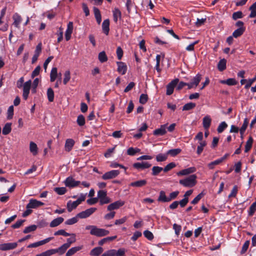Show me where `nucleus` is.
Wrapping results in <instances>:
<instances>
[{"label": "nucleus", "mask_w": 256, "mask_h": 256, "mask_svg": "<svg viewBox=\"0 0 256 256\" xmlns=\"http://www.w3.org/2000/svg\"><path fill=\"white\" fill-rule=\"evenodd\" d=\"M86 230H90V233L91 235L97 237H102L108 235L110 232L104 228H99L94 225H88L86 227Z\"/></svg>", "instance_id": "f257e3e1"}, {"label": "nucleus", "mask_w": 256, "mask_h": 256, "mask_svg": "<svg viewBox=\"0 0 256 256\" xmlns=\"http://www.w3.org/2000/svg\"><path fill=\"white\" fill-rule=\"evenodd\" d=\"M196 176L195 174H192L188 177L180 180V184L185 187L191 188L194 186L196 182Z\"/></svg>", "instance_id": "f03ea898"}, {"label": "nucleus", "mask_w": 256, "mask_h": 256, "mask_svg": "<svg viewBox=\"0 0 256 256\" xmlns=\"http://www.w3.org/2000/svg\"><path fill=\"white\" fill-rule=\"evenodd\" d=\"M126 252L124 248H119L117 250L112 249L106 251L101 256H125Z\"/></svg>", "instance_id": "7ed1b4c3"}, {"label": "nucleus", "mask_w": 256, "mask_h": 256, "mask_svg": "<svg viewBox=\"0 0 256 256\" xmlns=\"http://www.w3.org/2000/svg\"><path fill=\"white\" fill-rule=\"evenodd\" d=\"M97 198L98 200H99L100 205L107 204L111 202L110 199L107 196V192L106 190H100L98 191Z\"/></svg>", "instance_id": "20e7f679"}, {"label": "nucleus", "mask_w": 256, "mask_h": 256, "mask_svg": "<svg viewBox=\"0 0 256 256\" xmlns=\"http://www.w3.org/2000/svg\"><path fill=\"white\" fill-rule=\"evenodd\" d=\"M96 210L97 208H90L79 212L77 214L76 216L80 218H86L92 214Z\"/></svg>", "instance_id": "39448f33"}, {"label": "nucleus", "mask_w": 256, "mask_h": 256, "mask_svg": "<svg viewBox=\"0 0 256 256\" xmlns=\"http://www.w3.org/2000/svg\"><path fill=\"white\" fill-rule=\"evenodd\" d=\"M125 204V202L122 200H118L112 203H111L107 206L108 211H114L118 210Z\"/></svg>", "instance_id": "423d86ee"}, {"label": "nucleus", "mask_w": 256, "mask_h": 256, "mask_svg": "<svg viewBox=\"0 0 256 256\" xmlns=\"http://www.w3.org/2000/svg\"><path fill=\"white\" fill-rule=\"evenodd\" d=\"M120 174L118 170H112L104 173L102 176V178L104 180H108L116 178Z\"/></svg>", "instance_id": "0eeeda50"}, {"label": "nucleus", "mask_w": 256, "mask_h": 256, "mask_svg": "<svg viewBox=\"0 0 256 256\" xmlns=\"http://www.w3.org/2000/svg\"><path fill=\"white\" fill-rule=\"evenodd\" d=\"M80 183V181L74 180L72 176L68 177L64 181L65 186L70 188H73L77 186Z\"/></svg>", "instance_id": "6e6552de"}, {"label": "nucleus", "mask_w": 256, "mask_h": 256, "mask_svg": "<svg viewBox=\"0 0 256 256\" xmlns=\"http://www.w3.org/2000/svg\"><path fill=\"white\" fill-rule=\"evenodd\" d=\"M44 203L36 199H30L26 206V208H36L44 206Z\"/></svg>", "instance_id": "1a4fd4ad"}, {"label": "nucleus", "mask_w": 256, "mask_h": 256, "mask_svg": "<svg viewBox=\"0 0 256 256\" xmlns=\"http://www.w3.org/2000/svg\"><path fill=\"white\" fill-rule=\"evenodd\" d=\"M178 78H175L167 85L166 92L167 95L170 96L173 93L174 88L178 84Z\"/></svg>", "instance_id": "9d476101"}, {"label": "nucleus", "mask_w": 256, "mask_h": 256, "mask_svg": "<svg viewBox=\"0 0 256 256\" xmlns=\"http://www.w3.org/2000/svg\"><path fill=\"white\" fill-rule=\"evenodd\" d=\"M18 246L17 242H8L0 244V250L6 251L14 250Z\"/></svg>", "instance_id": "9b49d317"}, {"label": "nucleus", "mask_w": 256, "mask_h": 256, "mask_svg": "<svg viewBox=\"0 0 256 256\" xmlns=\"http://www.w3.org/2000/svg\"><path fill=\"white\" fill-rule=\"evenodd\" d=\"M31 85L32 82L30 80L26 82L23 85L22 96L25 100H27L28 98Z\"/></svg>", "instance_id": "f8f14e48"}, {"label": "nucleus", "mask_w": 256, "mask_h": 256, "mask_svg": "<svg viewBox=\"0 0 256 256\" xmlns=\"http://www.w3.org/2000/svg\"><path fill=\"white\" fill-rule=\"evenodd\" d=\"M52 239H53L52 237H50V238H46L44 240H40V241H39V242H36L30 244L28 246V248H36V247L39 246H40L48 242L50 240H51Z\"/></svg>", "instance_id": "ddd939ff"}, {"label": "nucleus", "mask_w": 256, "mask_h": 256, "mask_svg": "<svg viewBox=\"0 0 256 256\" xmlns=\"http://www.w3.org/2000/svg\"><path fill=\"white\" fill-rule=\"evenodd\" d=\"M151 164L148 162H142L134 164L133 167L137 170H144L150 167Z\"/></svg>", "instance_id": "4468645a"}, {"label": "nucleus", "mask_w": 256, "mask_h": 256, "mask_svg": "<svg viewBox=\"0 0 256 256\" xmlns=\"http://www.w3.org/2000/svg\"><path fill=\"white\" fill-rule=\"evenodd\" d=\"M118 72L122 75L124 74L127 70V66L125 63L122 62H117Z\"/></svg>", "instance_id": "2eb2a0df"}, {"label": "nucleus", "mask_w": 256, "mask_h": 256, "mask_svg": "<svg viewBox=\"0 0 256 256\" xmlns=\"http://www.w3.org/2000/svg\"><path fill=\"white\" fill-rule=\"evenodd\" d=\"M166 126L167 124L161 125L160 127L159 128L156 129L154 131L153 134L157 136H164L166 133Z\"/></svg>", "instance_id": "dca6fc26"}, {"label": "nucleus", "mask_w": 256, "mask_h": 256, "mask_svg": "<svg viewBox=\"0 0 256 256\" xmlns=\"http://www.w3.org/2000/svg\"><path fill=\"white\" fill-rule=\"evenodd\" d=\"M73 30V23L72 22H70L67 26V28L65 32V38L66 40L68 41L70 40L71 34Z\"/></svg>", "instance_id": "f3484780"}, {"label": "nucleus", "mask_w": 256, "mask_h": 256, "mask_svg": "<svg viewBox=\"0 0 256 256\" xmlns=\"http://www.w3.org/2000/svg\"><path fill=\"white\" fill-rule=\"evenodd\" d=\"M42 50V44H38L36 48L34 51V54L32 56V64H34L38 58V57L41 52Z\"/></svg>", "instance_id": "a211bd4d"}, {"label": "nucleus", "mask_w": 256, "mask_h": 256, "mask_svg": "<svg viewBox=\"0 0 256 256\" xmlns=\"http://www.w3.org/2000/svg\"><path fill=\"white\" fill-rule=\"evenodd\" d=\"M68 248V244H64L56 249H52V251L53 252V254L58 253L60 255H62L66 252Z\"/></svg>", "instance_id": "6ab92c4d"}, {"label": "nucleus", "mask_w": 256, "mask_h": 256, "mask_svg": "<svg viewBox=\"0 0 256 256\" xmlns=\"http://www.w3.org/2000/svg\"><path fill=\"white\" fill-rule=\"evenodd\" d=\"M196 171V168L194 167H190L188 168L182 170L177 173L178 176L187 175L193 173Z\"/></svg>", "instance_id": "aec40b11"}, {"label": "nucleus", "mask_w": 256, "mask_h": 256, "mask_svg": "<svg viewBox=\"0 0 256 256\" xmlns=\"http://www.w3.org/2000/svg\"><path fill=\"white\" fill-rule=\"evenodd\" d=\"M212 119L210 116H205L202 119V125L205 130H208L210 128Z\"/></svg>", "instance_id": "412c9836"}, {"label": "nucleus", "mask_w": 256, "mask_h": 256, "mask_svg": "<svg viewBox=\"0 0 256 256\" xmlns=\"http://www.w3.org/2000/svg\"><path fill=\"white\" fill-rule=\"evenodd\" d=\"M74 140L72 138H68L66 140V143H65V150L67 152H70L72 150V147L74 146Z\"/></svg>", "instance_id": "4be33fe9"}, {"label": "nucleus", "mask_w": 256, "mask_h": 256, "mask_svg": "<svg viewBox=\"0 0 256 256\" xmlns=\"http://www.w3.org/2000/svg\"><path fill=\"white\" fill-rule=\"evenodd\" d=\"M64 220V219L62 217L57 218L50 222V226L51 228L56 227L61 224Z\"/></svg>", "instance_id": "5701e85b"}, {"label": "nucleus", "mask_w": 256, "mask_h": 256, "mask_svg": "<svg viewBox=\"0 0 256 256\" xmlns=\"http://www.w3.org/2000/svg\"><path fill=\"white\" fill-rule=\"evenodd\" d=\"M103 251L104 249L102 248L100 246L96 247L91 250L90 255L92 256H98Z\"/></svg>", "instance_id": "b1692460"}, {"label": "nucleus", "mask_w": 256, "mask_h": 256, "mask_svg": "<svg viewBox=\"0 0 256 256\" xmlns=\"http://www.w3.org/2000/svg\"><path fill=\"white\" fill-rule=\"evenodd\" d=\"M146 180H145L136 181L130 184V186L133 187L140 188L145 186L146 184Z\"/></svg>", "instance_id": "393cba45"}, {"label": "nucleus", "mask_w": 256, "mask_h": 256, "mask_svg": "<svg viewBox=\"0 0 256 256\" xmlns=\"http://www.w3.org/2000/svg\"><path fill=\"white\" fill-rule=\"evenodd\" d=\"M110 20L108 19H106L104 20L102 24V28L104 32L108 35L109 32Z\"/></svg>", "instance_id": "a878e982"}, {"label": "nucleus", "mask_w": 256, "mask_h": 256, "mask_svg": "<svg viewBox=\"0 0 256 256\" xmlns=\"http://www.w3.org/2000/svg\"><path fill=\"white\" fill-rule=\"evenodd\" d=\"M82 248V246L72 247L69 249L66 253V256H72Z\"/></svg>", "instance_id": "bb28decb"}, {"label": "nucleus", "mask_w": 256, "mask_h": 256, "mask_svg": "<svg viewBox=\"0 0 256 256\" xmlns=\"http://www.w3.org/2000/svg\"><path fill=\"white\" fill-rule=\"evenodd\" d=\"M158 200L163 202H169L168 197L166 196L165 192L163 190H161L160 192Z\"/></svg>", "instance_id": "cd10ccee"}, {"label": "nucleus", "mask_w": 256, "mask_h": 256, "mask_svg": "<svg viewBox=\"0 0 256 256\" xmlns=\"http://www.w3.org/2000/svg\"><path fill=\"white\" fill-rule=\"evenodd\" d=\"M226 60L224 58L220 60L218 64V68L220 72H222L226 68Z\"/></svg>", "instance_id": "c85d7f7f"}, {"label": "nucleus", "mask_w": 256, "mask_h": 256, "mask_svg": "<svg viewBox=\"0 0 256 256\" xmlns=\"http://www.w3.org/2000/svg\"><path fill=\"white\" fill-rule=\"evenodd\" d=\"M38 148L36 144L31 142L30 144V150L34 156H36L38 154Z\"/></svg>", "instance_id": "c756f323"}, {"label": "nucleus", "mask_w": 256, "mask_h": 256, "mask_svg": "<svg viewBox=\"0 0 256 256\" xmlns=\"http://www.w3.org/2000/svg\"><path fill=\"white\" fill-rule=\"evenodd\" d=\"M12 18L14 20L13 25L16 28H19V25L22 22L21 16L18 14H15L13 16Z\"/></svg>", "instance_id": "7c9ffc66"}, {"label": "nucleus", "mask_w": 256, "mask_h": 256, "mask_svg": "<svg viewBox=\"0 0 256 256\" xmlns=\"http://www.w3.org/2000/svg\"><path fill=\"white\" fill-rule=\"evenodd\" d=\"M245 30L244 28H239L235 30L232 33V36L236 38L242 36Z\"/></svg>", "instance_id": "2f4dec72"}, {"label": "nucleus", "mask_w": 256, "mask_h": 256, "mask_svg": "<svg viewBox=\"0 0 256 256\" xmlns=\"http://www.w3.org/2000/svg\"><path fill=\"white\" fill-rule=\"evenodd\" d=\"M94 12L98 24H100L102 21V18L100 10L96 8H94Z\"/></svg>", "instance_id": "473e14b6"}, {"label": "nucleus", "mask_w": 256, "mask_h": 256, "mask_svg": "<svg viewBox=\"0 0 256 256\" xmlns=\"http://www.w3.org/2000/svg\"><path fill=\"white\" fill-rule=\"evenodd\" d=\"M98 58L102 63L106 62L108 60V56L104 51L101 52L98 54Z\"/></svg>", "instance_id": "72a5a7b5"}, {"label": "nucleus", "mask_w": 256, "mask_h": 256, "mask_svg": "<svg viewBox=\"0 0 256 256\" xmlns=\"http://www.w3.org/2000/svg\"><path fill=\"white\" fill-rule=\"evenodd\" d=\"M66 206L68 212H70L74 209L76 208L78 206L74 201L72 202L71 200H69L67 202Z\"/></svg>", "instance_id": "f704fd0d"}, {"label": "nucleus", "mask_w": 256, "mask_h": 256, "mask_svg": "<svg viewBox=\"0 0 256 256\" xmlns=\"http://www.w3.org/2000/svg\"><path fill=\"white\" fill-rule=\"evenodd\" d=\"M249 9L250 10L249 18H253L256 16V2L250 7Z\"/></svg>", "instance_id": "c9c22d12"}, {"label": "nucleus", "mask_w": 256, "mask_h": 256, "mask_svg": "<svg viewBox=\"0 0 256 256\" xmlns=\"http://www.w3.org/2000/svg\"><path fill=\"white\" fill-rule=\"evenodd\" d=\"M199 145L198 146L196 153L200 155L203 151L204 147L206 145V141L199 142Z\"/></svg>", "instance_id": "e433bc0d"}, {"label": "nucleus", "mask_w": 256, "mask_h": 256, "mask_svg": "<svg viewBox=\"0 0 256 256\" xmlns=\"http://www.w3.org/2000/svg\"><path fill=\"white\" fill-rule=\"evenodd\" d=\"M221 83L228 86H234L237 84V82L234 78H230L226 80H222Z\"/></svg>", "instance_id": "4c0bfd02"}, {"label": "nucleus", "mask_w": 256, "mask_h": 256, "mask_svg": "<svg viewBox=\"0 0 256 256\" xmlns=\"http://www.w3.org/2000/svg\"><path fill=\"white\" fill-rule=\"evenodd\" d=\"M196 104L195 103H193L192 102H188V103L185 104L183 106L182 110L183 111L190 110H191L193 109L194 108L196 107Z\"/></svg>", "instance_id": "58836bf2"}, {"label": "nucleus", "mask_w": 256, "mask_h": 256, "mask_svg": "<svg viewBox=\"0 0 256 256\" xmlns=\"http://www.w3.org/2000/svg\"><path fill=\"white\" fill-rule=\"evenodd\" d=\"M202 80V76L198 74L192 79L191 82L196 88Z\"/></svg>", "instance_id": "ea45409f"}, {"label": "nucleus", "mask_w": 256, "mask_h": 256, "mask_svg": "<svg viewBox=\"0 0 256 256\" xmlns=\"http://www.w3.org/2000/svg\"><path fill=\"white\" fill-rule=\"evenodd\" d=\"M253 142V139L252 136H250L248 140H247L246 142V144L245 146V152H248L251 148L252 146Z\"/></svg>", "instance_id": "a19ab883"}, {"label": "nucleus", "mask_w": 256, "mask_h": 256, "mask_svg": "<svg viewBox=\"0 0 256 256\" xmlns=\"http://www.w3.org/2000/svg\"><path fill=\"white\" fill-rule=\"evenodd\" d=\"M11 123H6L2 129V134L4 135L8 134L12 130Z\"/></svg>", "instance_id": "79ce46f5"}, {"label": "nucleus", "mask_w": 256, "mask_h": 256, "mask_svg": "<svg viewBox=\"0 0 256 256\" xmlns=\"http://www.w3.org/2000/svg\"><path fill=\"white\" fill-rule=\"evenodd\" d=\"M248 124V120L247 118H245L242 126L240 129V134L243 135L245 132Z\"/></svg>", "instance_id": "37998d69"}, {"label": "nucleus", "mask_w": 256, "mask_h": 256, "mask_svg": "<svg viewBox=\"0 0 256 256\" xmlns=\"http://www.w3.org/2000/svg\"><path fill=\"white\" fill-rule=\"evenodd\" d=\"M47 96L49 102H52L54 100V92L52 89L50 88H48L47 90Z\"/></svg>", "instance_id": "c03bdc74"}, {"label": "nucleus", "mask_w": 256, "mask_h": 256, "mask_svg": "<svg viewBox=\"0 0 256 256\" xmlns=\"http://www.w3.org/2000/svg\"><path fill=\"white\" fill-rule=\"evenodd\" d=\"M113 17L114 20L115 22H117L118 18H120L121 12L118 8H115L113 10Z\"/></svg>", "instance_id": "a18cd8bd"}, {"label": "nucleus", "mask_w": 256, "mask_h": 256, "mask_svg": "<svg viewBox=\"0 0 256 256\" xmlns=\"http://www.w3.org/2000/svg\"><path fill=\"white\" fill-rule=\"evenodd\" d=\"M152 176H157L158 174L162 170L163 168L158 166H154L152 167Z\"/></svg>", "instance_id": "49530a36"}, {"label": "nucleus", "mask_w": 256, "mask_h": 256, "mask_svg": "<svg viewBox=\"0 0 256 256\" xmlns=\"http://www.w3.org/2000/svg\"><path fill=\"white\" fill-rule=\"evenodd\" d=\"M37 228V226L35 224H32L31 226H28L26 227L24 231L23 232L24 234H28L32 232H34L36 230Z\"/></svg>", "instance_id": "de8ad7c7"}, {"label": "nucleus", "mask_w": 256, "mask_h": 256, "mask_svg": "<svg viewBox=\"0 0 256 256\" xmlns=\"http://www.w3.org/2000/svg\"><path fill=\"white\" fill-rule=\"evenodd\" d=\"M181 150H182L180 148L172 149L167 152V154H170L172 156H174L179 154L181 152Z\"/></svg>", "instance_id": "09e8293b"}, {"label": "nucleus", "mask_w": 256, "mask_h": 256, "mask_svg": "<svg viewBox=\"0 0 256 256\" xmlns=\"http://www.w3.org/2000/svg\"><path fill=\"white\" fill-rule=\"evenodd\" d=\"M140 150L138 148H130L127 150V154L130 156H134L140 152Z\"/></svg>", "instance_id": "8fccbe9b"}, {"label": "nucleus", "mask_w": 256, "mask_h": 256, "mask_svg": "<svg viewBox=\"0 0 256 256\" xmlns=\"http://www.w3.org/2000/svg\"><path fill=\"white\" fill-rule=\"evenodd\" d=\"M227 127V124L225 122H222L218 125L217 131L218 133H222Z\"/></svg>", "instance_id": "3c124183"}, {"label": "nucleus", "mask_w": 256, "mask_h": 256, "mask_svg": "<svg viewBox=\"0 0 256 256\" xmlns=\"http://www.w3.org/2000/svg\"><path fill=\"white\" fill-rule=\"evenodd\" d=\"M167 153L166 154H160L156 156V160L158 162H162L165 161L167 159Z\"/></svg>", "instance_id": "603ef678"}, {"label": "nucleus", "mask_w": 256, "mask_h": 256, "mask_svg": "<svg viewBox=\"0 0 256 256\" xmlns=\"http://www.w3.org/2000/svg\"><path fill=\"white\" fill-rule=\"evenodd\" d=\"M70 79V70H66L64 74L63 83L66 84Z\"/></svg>", "instance_id": "864d4df0"}, {"label": "nucleus", "mask_w": 256, "mask_h": 256, "mask_svg": "<svg viewBox=\"0 0 256 256\" xmlns=\"http://www.w3.org/2000/svg\"><path fill=\"white\" fill-rule=\"evenodd\" d=\"M76 122L78 126H83L85 124V118L82 114L78 116Z\"/></svg>", "instance_id": "5fc2aeb1"}, {"label": "nucleus", "mask_w": 256, "mask_h": 256, "mask_svg": "<svg viewBox=\"0 0 256 256\" xmlns=\"http://www.w3.org/2000/svg\"><path fill=\"white\" fill-rule=\"evenodd\" d=\"M54 191L59 195H62L66 192V190L64 187L55 188Z\"/></svg>", "instance_id": "6e6d98bb"}, {"label": "nucleus", "mask_w": 256, "mask_h": 256, "mask_svg": "<svg viewBox=\"0 0 256 256\" xmlns=\"http://www.w3.org/2000/svg\"><path fill=\"white\" fill-rule=\"evenodd\" d=\"M72 237L70 238H68L67 239V242L66 243V244H68V247L69 248L71 244L74 242L76 241V234H70Z\"/></svg>", "instance_id": "4d7b16f0"}, {"label": "nucleus", "mask_w": 256, "mask_h": 256, "mask_svg": "<svg viewBox=\"0 0 256 256\" xmlns=\"http://www.w3.org/2000/svg\"><path fill=\"white\" fill-rule=\"evenodd\" d=\"M220 163H221L220 160L219 159H218L209 163L208 164V166L210 169L212 170L216 166L219 164Z\"/></svg>", "instance_id": "13d9d810"}, {"label": "nucleus", "mask_w": 256, "mask_h": 256, "mask_svg": "<svg viewBox=\"0 0 256 256\" xmlns=\"http://www.w3.org/2000/svg\"><path fill=\"white\" fill-rule=\"evenodd\" d=\"M78 218L76 216L75 217H73L67 220L65 222V224L68 225H72L76 223L78 221Z\"/></svg>", "instance_id": "bf43d9fd"}, {"label": "nucleus", "mask_w": 256, "mask_h": 256, "mask_svg": "<svg viewBox=\"0 0 256 256\" xmlns=\"http://www.w3.org/2000/svg\"><path fill=\"white\" fill-rule=\"evenodd\" d=\"M54 236L62 235L65 236H70V234L66 232L64 230H60L54 233Z\"/></svg>", "instance_id": "052dcab7"}, {"label": "nucleus", "mask_w": 256, "mask_h": 256, "mask_svg": "<svg viewBox=\"0 0 256 256\" xmlns=\"http://www.w3.org/2000/svg\"><path fill=\"white\" fill-rule=\"evenodd\" d=\"M176 164L174 162H170V164H167L164 168H163V170L164 172H167L169 170H172V168H174L175 166H176Z\"/></svg>", "instance_id": "680f3d73"}, {"label": "nucleus", "mask_w": 256, "mask_h": 256, "mask_svg": "<svg viewBox=\"0 0 256 256\" xmlns=\"http://www.w3.org/2000/svg\"><path fill=\"white\" fill-rule=\"evenodd\" d=\"M238 187L236 186H234L233 188H232V189L230 192V194L228 195V197L229 198H234L236 196V194L238 193Z\"/></svg>", "instance_id": "e2e57ef3"}, {"label": "nucleus", "mask_w": 256, "mask_h": 256, "mask_svg": "<svg viewBox=\"0 0 256 256\" xmlns=\"http://www.w3.org/2000/svg\"><path fill=\"white\" fill-rule=\"evenodd\" d=\"M128 220V217L126 216H124L123 218L116 220L114 222V224L116 225H120L124 224Z\"/></svg>", "instance_id": "0e129e2a"}, {"label": "nucleus", "mask_w": 256, "mask_h": 256, "mask_svg": "<svg viewBox=\"0 0 256 256\" xmlns=\"http://www.w3.org/2000/svg\"><path fill=\"white\" fill-rule=\"evenodd\" d=\"M110 212L106 214L104 216V218L106 220H110L112 219L116 214V212L114 211H110Z\"/></svg>", "instance_id": "69168bd1"}, {"label": "nucleus", "mask_w": 256, "mask_h": 256, "mask_svg": "<svg viewBox=\"0 0 256 256\" xmlns=\"http://www.w3.org/2000/svg\"><path fill=\"white\" fill-rule=\"evenodd\" d=\"M256 80V76L252 78L248 79V80H247V82L244 86V88L246 89L248 88Z\"/></svg>", "instance_id": "338daca9"}, {"label": "nucleus", "mask_w": 256, "mask_h": 256, "mask_svg": "<svg viewBox=\"0 0 256 256\" xmlns=\"http://www.w3.org/2000/svg\"><path fill=\"white\" fill-rule=\"evenodd\" d=\"M53 254V252L52 251V249L47 250L41 254H36L35 256H50Z\"/></svg>", "instance_id": "774afa93"}]
</instances>
